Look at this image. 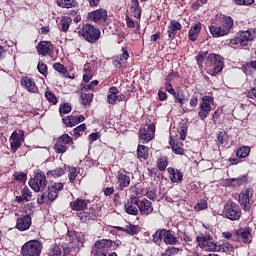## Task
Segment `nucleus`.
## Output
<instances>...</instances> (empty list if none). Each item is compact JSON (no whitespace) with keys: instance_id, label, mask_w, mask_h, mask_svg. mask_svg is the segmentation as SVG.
Returning a JSON list of instances; mask_svg holds the SVG:
<instances>
[{"instance_id":"nucleus-5","label":"nucleus","mask_w":256,"mask_h":256,"mask_svg":"<svg viewBox=\"0 0 256 256\" xmlns=\"http://www.w3.org/2000/svg\"><path fill=\"white\" fill-rule=\"evenodd\" d=\"M215 100L213 99L212 96H204L202 98V101L200 103V111L198 112V117H200V119L202 121H205V119H207V117H209V113H211V105H214Z\"/></svg>"},{"instance_id":"nucleus-35","label":"nucleus","mask_w":256,"mask_h":256,"mask_svg":"<svg viewBox=\"0 0 256 256\" xmlns=\"http://www.w3.org/2000/svg\"><path fill=\"white\" fill-rule=\"evenodd\" d=\"M46 175L47 177H54V179H57V177H63V175H65V169L56 168L54 170L48 171Z\"/></svg>"},{"instance_id":"nucleus-28","label":"nucleus","mask_w":256,"mask_h":256,"mask_svg":"<svg viewBox=\"0 0 256 256\" xmlns=\"http://www.w3.org/2000/svg\"><path fill=\"white\" fill-rule=\"evenodd\" d=\"M139 137L142 143H149L153 139V135L150 134L149 130L146 128H141L139 130Z\"/></svg>"},{"instance_id":"nucleus-52","label":"nucleus","mask_w":256,"mask_h":256,"mask_svg":"<svg viewBox=\"0 0 256 256\" xmlns=\"http://www.w3.org/2000/svg\"><path fill=\"white\" fill-rule=\"evenodd\" d=\"M37 69L41 75H46L47 74V64L43 63V61H40L38 63Z\"/></svg>"},{"instance_id":"nucleus-7","label":"nucleus","mask_w":256,"mask_h":256,"mask_svg":"<svg viewBox=\"0 0 256 256\" xmlns=\"http://www.w3.org/2000/svg\"><path fill=\"white\" fill-rule=\"evenodd\" d=\"M256 39V29H249L247 31H242L239 33V36L234 40L235 44H239L242 47H247L251 41Z\"/></svg>"},{"instance_id":"nucleus-55","label":"nucleus","mask_w":256,"mask_h":256,"mask_svg":"<svg viewBox=\"0 0 256 256\" xmlns=\"http://www.w3.org/2000/svg\"><path fill=\"white\" fill-rule=\"evenodd\" d=\"M22 195L25 201H29V199H31V190H29L28 187L23 188Z\"/></svg>"},{"instance_id":"nucleus-4","label":"nucleus","mask_w":256,"mask_h":256,"mask_svg":"<svg viewBox=\"0 0 256 256\" xmlns=\"http://www.w3.org/2000/svg\"><path fill=\"white\" fill-rule=\"evenodd\" d=\"M224 216L230 221H239L241 219V207L235 202H231L224 207Z\"/></svg>"},{"instance_id":"nucleus-61","label":"nucleus","mask_w":256,"mask_h":256,"mask_svg":"<svg viewBox=\"0 0 256 256\" xmlns=\"http://www.w3.org/2000/svg\"><path fill=\"white\" fill-rule=\"evenodd\" d=\"M126 25L129 29H135V21H133L129 16H126Z\"/></svg>"},{"instance_id":"nucleus-50","label":"nucleus","mask_w":256,"mask_h":256,"mask_svg":"<svg viewBox=\"0 0 256 256\" xmlns=\"http://www.w3.org/2000/svg\"><path fill=\"white\" fill-rule=\"evenodd\" d=\"M59 113L61 115H67V113H71V105L69 103H64L59 108Z\"/></svg>"},{"instance_id":"nucleus-2","label":"nucleus","mask_w":256,"mask_h":256,"mask_svg":"<svg viewBox=\"0 0 256 256\" xmlns=\"http://www.w3.org/2000/svg\"><path fill=\"white\" fill-rule=\"evenodd\" d=\"M79 37H82L88 43H97L101 37V30L95 28L91 24H85L78 32Z\"/></svg>"},{"instance_id":"nucleus-26","label":"nucleus","mask_w":256,"mask_h":256,"mask_svg":"<svg viewBox=\"0 0 256 256\" xmlns=\"http://www.w3.org/2000/svg\"><path fill=\"white\" fill-rule=\"evenodd\" d=\"M236 235L241 237L243 243H250L249 237H251V231L247 228H240L236 231Z\"/></svg>"},{"instance_id":"nucleus-3","label":"nucleus","mask_w":256,"mask_h":256,"mask_svg":"<svg viewBox=\"0 0 256 256\" xmlns=\"http://www.w3.org/2000/svg\"><path fill=\"white\" fill-rule=\"evenodd\" d=\"M43 244L39 240H30L22 246L23 256H40Z\"/></svg>"},{"instance_id":"nucleus-53","label":"nucleus","mask_w":256,"mask_h":256,"mask_svg":"<svg viewBox=\"0 0 256 256\" xmlns=\"http://www.w3.org/2000/svg\"><path fill=\"white\" fill-rule=\"evenodd\" d=\"M55 71H57L58 73H66L67 72V68H65V66L61 63H55L53 65Z\"/></svg>"},{"instance_id":"nucleus-23","label":"nucleus","mask_w":256,"mask_h":256,"mask_svg":"<svg viewBox=\"0 0 256 256\" xmlns=\"http://www.w3.org/2000/svg\"><path fill=\"white\" fill-rule=\"evenodd\" d=\"M78 241V247H83V244L85 243V236L83 234H80L79 236L75 235L73 232H68L66 236V241H69L70 243H75V240Z\"/></svg>"},{"instance_id":"nucleus-15","label":"nucleus","mask_w":256,"mask_h":256,"mask_svg":"<svg viewBox=\"0 0 256 256\" xmlns=\"http://www.w3.org/2000/svg\"><path fill=\"white\" fill-rule=\"evenodd\" d=\"M117 185L121 191H123L125 187H129V185H131V177H129V173L126 171L119 172L117 176Z\"/></svg>"},{"instance_id":"nucleus-16","label":"nucleus","mask_w":256,"mask_h":256,"mask_svg":"<svg viewBox=\"0 0 256 256\" xmlns=\"http://www.w3.org/2000/svg\"><path fill=\"white\" fill-rule=\"evenodd\" d=\"M183 29V26L179 21L177 20H172L170 24L168 25V39L172 40L175 39V36L177 35L178 31H181Z\"/></svg>"},{"instance_id":"nucleus-34","label":"nucleus","mask_w":256,"mask_h":256,"mask_svg":"<svg viewBox=\"0 0 256 256\" xmlns=\"http://www.w3.org/2000/svg\"><path fill=\"white\" fill-rule=\"evenodd\" d=\"M137 155L139 159H147V157H149V148H147V146L138 145Z\"/></svg>"},{"instance_id":"nucleus-27","label":"nucleus","mask_w":256,"mask_h":256,"mask_svg":"<svg viewBox=\"0 0 256 256\" xmlns=\"http://www.w3.org/2000/svg\"><path fill=\"white\" fill-rule=\"evenodd\" d=\"M93 79V70H91V64L87 63L83 69V81L89 83Z\"/></svg>"},{"instance_id":"nucleus-56","label":"nucleus","mask_w":256,"mask_h":256,"mask_svg":"<svg viewBox=\"0 0 256 256\" xmlns=\"http://www.w3.org/2000/svg\"><path fill=\"white\" fill-rule=\"evenodd\" d=\"M107 102L109 105H115L117 103V95L116 94H109L107 96Z\"/></svg>"},{"instance_id":"nucleus-40","label":"nucleus","mask_w":256,"mask_h":256,"mask_svg":"<svg viewBox=\"0 0 256 256\" xmlns=\"http://www.w3.org/2000/svg\"><path fill=\"white\" fill-rule=\"evenodd\" d=\"M62 121L66 127H75V125H78L76 116H67L63 118Z\"/></svg>"},{"instance_id":"nucleus-41","label":"nucleus","mask_w":256,"mask_h":256,"mask_svg":"<svg viewBox=\"0 0 256 256\" xmlns=\"http://www.w3.org/2000/svg\"><path fill=\"white\" fill-rule=\"evenodd\" d=\"M71 17L69 16H64L62 19H61V23H62V31L67 32L69 31V27L71 25Z\"/></svg>"},{"instance_id":"nucleus-22","label":"nucleus","mask_w":256,"mask_h":256,"mask_svg":"<svg viewBox=\"0 0 256 256\" xmlns=\"http://www.w3.org/2000/svg\"><path fill=\"white\" fill-rule=\"evenodd\" d=\"M112 246H113V241H111L110 239H102L95 242L94 249H98L100 251H106L107 253V249H109Z\"/></svg>"},{"instance_id":"nucleus-37","label":"nucleus","mask_w":256,"mask_h":256,"mask_svg":"<svg viewBox=\"0 0 256 256\" xmlns=\"http://www.w3.org/2000/svg\"><path fill=\"white\" fill-rule=\"evenodd\" d=\"M200 247L205 249V251H217V244L208 242L205 238L202 240Z\"/></svg>"},{"instance_id":"nucleus-36","label":"nucleus","mask_w":256,"mask_h":256,"mask_svg":"<svg viewBox=\"0 0 256 256\" xmlns=\"http://www.w3.org/2000/svg\"><path fill=\"white\" fill-rule=\"evenodd\" d=\"M249 153H251V148L244 146L236 151V156L239 157V159H245V157H249Z\"/></svg>"},{"instance_id":"nucleus-32","label":"nucleus","mask_w":256,"mask_h":256,"mask_svg":"<svg viewBox=\"0 0 256 256\" xmlns=\"http://www.w3.org/2000/svg\"><path fill=\"white\" fill-rule=\"evenodd\" d=\"M165 245H177V238L171 233L170 230H166V235L164 236Z\"/></svg>"},{"instance_id":"nucleus-63","label":"nucleus","mask_w":256,"mask_h":256,"mask_svg":"<svg viewBox=\"0 0 256 256\" xmlns=\"http://www.w3.org/2000/svg\"><path fill=\"white\" fill-rule=\"evenodd\" d=\"M14 177L17 181H25V179H27V174H25V173H16Z\"/></svg>"},{"instance_id":"nucleus-44","label":"nucleus","mask_w":256,"mask_h":256,"mask_svg":"<svg viewBox=\"0 0 256 256\" xmlns=\"http://www.w3.org/2000/svg\"><path fill=\"white\" fill-rule=\"evenodd\" d=\"M85 129H87V126L85 124H81L78 127H76L73 130V135L76 139H79V137H81V133H83L85 131Z\"/></svg>"},{"instance_id":"nucleus-60","label":"nucleus","mask_w":256,"mask_h":256,"mask_svg":"<svg viewBox=\"0 0 256 256\" xmlns=\"http://www.w3.org/2000/svg\"><path fill=\"white\" fill-rule=\"evenodd\" d=\"M245 181H246L245 177H240V178L232 179L233 185H243V183H245Z\"/></svg>"},{"instance_id":"nucleus-62","label":"nucleus","mask_w":256,"mask_h":256,"mask_svg":"<svg viewBox=\"0 0 256 256\" xmlns=\"http://www.w3.org/2000/svg\"><path fill=\"white\" fill-rule=\"evenodd\" d=\"M224 253H233V246L229 243H225L222 247Z\"/></svg>"},{"instance_id":"nucleus-14","label":"nucleus","mask_w":256,"mask_h":256,"mask_svg":"<svg viewBox=\"0 0 256 256\" xmlns=\"http://www.w3.org/2000/svg\"><path fill=\"white\" fill-rule=\"evenodd\" d=\"M138 209L141 215H151L153 213V204L147 198L142 200L138 198Z\"/></svg>"},{"instance_id":"nucleus-13","label":"nucleus","mask_w":256,"mask_h":256,"mask_svg":"<svg viewBox=\"0 0 256 256\" xmlns=\"http://www.w3.org/2000/svg\"><path fill=\"white\" fill-rule=\"evenodd\" d=\"M139 203V197L130 196V199L124 206V209L128 215H138L139 209H137Z\"/></svg>"},{"instance_id":"nucleus-49","label":"nucleus","mask_w":256,"mask_h":256,"mask_svg":"<svg viewBox=\"0 0 256 256\" xmlns=\"http://www.w3.org/2000/svg\"><path fill=\"white\" fill-rule=\"evenodd\" d=\"M167 157H162L158 160V169L159 171H165V169H167Z\"/></svg>"},{"instance_id":"nucleus-43","label":"nucleus","mask_w":256,"mask_h":256,"mask_svg":"<svg viewBox=\"0 0 256 256\" xmlns=\"http://www.w3.org/2000/svg\"><path fill=\"white\" fill-rule=\"evenodd\" d=\"M57 141L64 145H69V143H73V138H71V136H69V134H63L62 136H60L57 139Z\"/></svg>"},{"instance_id":"nucleus-6","label":"nucleus","mask_w":256,"mask_h":256,"mask_svg":"<svg viewBox=\"0 0 256 256\" xmlns=\"http://www.w3.org/2000/svg\"><path fill=\"white\" fill-rule=\"evenodd\" d=\"M29 186L36 193H39V191H43L45 187H47V177L45 176V173L43 172L37 173L33 177V179L29 181Z\"/></svg>"},{"instance_id":"nucleus-19","label":"nucleus","mask_w":256,"mask_h":256,"mask_svg":"<svg viewBox=\"0 0 256 256\" xmlns=\"http://www.w3.org/2000/svg\"><path fill=\"white\" fill-rule=\"evenodd\" d=\"M123 53L115 57V66L121 69L124 65L127 64V59H129V52L126 48H122Z\"/></svg>"},{"instance_id":"nucleus-38","label":"nucleus","mask_w":256,"mask_h":256,"mask_svg":"<svg viewBox=\"0 0 256 256\" xmlns=\"http://www.w3.org/2000/svg\"><path fill=\"white\" fill-rule=\"evenodd\" d=\"M189 126H187V123L185 122H181L179 124L178 127V133L180 135V139H182V141H185V139L187 138V129Z\"/></svg>"},{"instance_id":"nucleus-45","label":"nucleus","mask_w":256,"mask_h":256,"mask_svg":"<svg viewBox=\"0 0 256 256\" xmlns=\"http://www.w3.org/2000/svg\"><path fill=\"white\" fill-rule=\"evenodd\" d=\"M54 150L56 153H65L67 151V146L57 140V143L54 144Z\"/></svg>"},{"instance_id":"nucleus-17","label":"nucleus","mask_w":256,"mask_h":256,"mask_svg":"<svg viewBox=\"0 0 256 256\" xmlns=\"http://www.w3.org/2000/svg\"><path fill=\"white\" fill-rule=\"evenodd\" d=\"M31 227V216L28 214L17 219L16 229L19 231H27Z\"/></svg>"},{"instance_id":"nucleus-57","label":"nucleus","mask_w":256,"mask_h":256,"mask_svg":"<svg viewBox=\"0 0 256 256\" xmlns=\"http://www.w3.org/2000/svg\"><path fill=\"white\" fill-rule=\"evenodd\" d=\"M97 85H99V81L94 80L90 84H87L85 86V89H86V91H93V89H95V87H97Z\"/></svg>"},{"instance_id":"nucleus-59","label":"nucleus","mask_w":256,"mask_h":256,"mask_svg":"<svg viewBox=\"0 0 256 256\" xmlns=\"http://www.w3.org/2000/svg\"><path fill=\"white\" fill-rule=\"evenodd\" d=\"M176 103H179L180 105H183V101H185V98L183 97V95H179L176 92H174V94H172Z\"/></svg>"},{"instance_id":"nucleus-20","label":"nucleus","mask_w":256,"mask_h":256,"mask_svg":"<svg viewBox=\"0 0 256 256\" xmlns=\"http://www.w3.org/2000/svg\"><path fill=\"white\" fill-rule=\"evenodd\" d=\"M21 85L26 89V91H29V93H37V86L35 85V81L29 77H24L21 80Z\"/></svg>"},{"instance_id":"nucleus-18","label":"nucleus","mask_w":256,"mask_h":256,"mask_svg":"<svg viewBox=\"0 0 256 256\" xmlns=\"http://www.w3.org/2000/svg\"><path fill=\"white\" fill-rule=\"evenodd\" d=\"M37 51L39 55L46 57V55H50L53 52V44L49 41H41L37 46Z\"/></svg>"},{"instance_id":"nucleus-8","label":"nucleus","mask_w":256,"mask_h":256,"mask_svg":"<svg viewBox=\"0 0 256 256\" xmlns=\"http://www.w3.org/2000/svg\"><path fill=\"white\" fill-rule=\"evenodd\" d=\"M88 19L97 23L98 25H103V27L107 26V10L100 8L98 10L92 11L88 14Z\"/></svg>"},{"instance_id":"nucleus-1","label":"nucleus","mask_w":256,"mask_h":256,"mask_svg":"<svg viewBox=\"0 0 256 256\" xmlns=\"http://www.w3.org/2000/svg\"><path fill=\"white\" fill-rule=\"evenodd\" d=\"M217 19L221 21V26L210 25L209 31L212 37L216 39L219 37H225V35H229L231 33V29H233V18L225 15H217Z\"/></svg>"},{"instance_id":"nucleus-39","label":"nucleus","mask_w":256,"mask_h":256,"mask_svg":"<svg viewBox=\"0 0 256 256\" xmlns=\"http://www.w3.org/2000/svg\"><path fill=\"white\" fill-rule=\"evenodd\" d=\"M119 231H124V233H128V235H137V226L130 224L125 227H118Z\"/></svg>"},{"instance_id":"nucleus-33","label":"nucleus","mask_w":256,"mask_h":256,"mask_svg":"<svg viewBox=\"0 0 256 256\" xmlns=\"http://www.w3.org/2000/svg\"><path fill=\"white\" fill-rule=\"evenodd\" d=\"M49 256H61L63 255V250H61V246L58 244H52L48 250Z\"/></svg>"},{"instance_id":"nucleus-12","label":"nucleus","mask_w":256,"mask_h":256,"mask_svg":"<svg viewBox=\"0 0 256 256\" xmlns=\"http://www.w3.org/2000/svg\"><path fill=\"white\" fill-rule=\"evenodd\" d=\"M25 138V132L23 131H14L10 137L11 139V143H10V147H11V151L13 153H17V149H19V147H21V141H23V139Z\"/></svg>"},{"instance_id":"nucleus-21","label":"nucleus","mask_w":256,"mask_h":256,"mask_svg":"<svg viewBox=\"0 0 256 256\" xmlns=\"http://www.w3.org/2000/svg\"><path fill=\"white\" fill-rule=\"evenodd\" d=\"M199 33H201V22L194 23L188 33V39L190 41H197V37H199Z\"/></svg>"},{"instance_id":"nucleus-29","label":"nucleus","mask_w":256,"mask_h":256,"mask_svg":"<svg viewBox=\"0 0 256 256\" xmlns=\"http://www.w3.org/2000/svg\"><path fill=\"white\" fill-rule=\"evenodd\" d=\"M58 7L63 9H72V7H77V2L75 0H56Z\"/></svg>"},{"instance_id":"nucleus-30","label":"nucleus","mask_w":256,"mask_h":256,"mask_svg":"<svg viewBox=\"0 0 256 256\" xmlns=\"http://www.w3.org/2000/svg\"><path fill=\"white\" fill-rule=\"evenodd\" d=\"M79 217L83 223H87V221H93L95 219V211L90 209L88 212H81Z\"/></svg>"},{"instance_id":"nucleus-9","label":"nucleus","mask_w":256,"mask_h":256,"mask_svg":"<svg viewBox=\"0 0 256 256\" xmlns=\"http://www.w3.org/2000/svg\"><path fill=\"white\" fill-rule=\"evenodd\" d=\"M253 197V190L246 189L239 194V203L244 211L251 209V198Z\"/></svg>"},{"instance_id":"nucleus-11","label":"nucleus","mask_w":256,"mask_h":256,"mask_svg":"<svg viewBox=\"0 0 256 256\" xmlns=\"http://www.w3.org/2000/svg\"><path fill=\"white\" fill-rule=\"evenodd\" d=\"M63 183L50 182L48 185V199L49 201H55L59 197V192L63 191Z\"/></svg>"},{"instance_id":"nucleus-25","label":"nucleus","mask_w":256,"mask_h":256,"mask_svg":"<svg viewBox=\"0 0 256 256\" xmlns=\"http://www.w3.org/2000/svg\"><path fill=\"white\" fill-rule=\"evenodd\" d=\"M167 234V229H159L153 234V243L160 245L165 241V235Z\"/></svg>"},{"instance_id":"nucleus-10","label":"nucleus","mask_w":256,"mask_h":256,"mask_svg":"<svg viewBox=\"0 0 256 256\" xmlns=\"http://www.w3.org/2000/svg\"><path fill=\"white\" fill-rule=\"evenodd\" d=\"M207 61L209 63H213L214 68L212 71V75L215 76L217 75V73H221V71H223V57H221V55H217V54H210L207 57Z\"/></svg>"},{"instance_id":"nucleus-46","label":"nucleus","mask_w":256,"mask_h":256,"mask_svg":"<svg viewBox=\"0 0 256 256\" xmlns=\"http://www.w3.org/2000/svg\"><path fill=\"white\" fill-rule=\"evenodd\" d=\"M170 180L172 183H181V181H183V172L176 171L173 176H170Z\"/></svg>"},{"instance_id":"nucleus-58","label":"nucleus","mask_w":256,"mask_h":256,"mask_svg":"<svg viewBox=\"0 0 256 256\" xmlns=\"http://www.w3.org/2000/svg\"><path fill=\"white\" fill-rule=\"evenodd\" d=\"M146 197L150 199V201H155L157 199V192L150 190L146 193Z\"/></svg>"},{"instance_id":"nucleus-31","label":"nucleus","mask_w":256,"mask_h":256,"mask_svg":"<svg viewBox=\"0 0 256 256\" xmlns=\"http://www.w3.org/2000/svg\"><path fill=\"white\" fill-rule=\"evenodd\" d=\"M169 144L175 155H185V150L180 147L179 144L175 143V141L173 140V136L170 137Z\"/></svg>"},{"instance_id":"nucleus-24","label":"nucleus","mask_w":256,"mask_h":256,"mask_svg":"<svg viewBox=\"0 0 256 256\" xmlns=\"http://www.w3.org/2000/svg\"><path fill=\"white\" fill-rule=\"evenodd\" d=\"M70 207L73 211H83V209H87V200L78 198L70 203Z\"/></svg>"},{"instance_id":"nucleus-47","label":"nucleus","mask_w":256,"mask_h":256,"mask_svg":"<svg viewBox=\"0 0 256 256\" xmlns=\"http://www.w3.org/2000/svg\"><path fill=\"white\" fill-rule=\"evenodd\" d=\"M77 175H78L77 168L75 167L69 168L68 177H69L70 183H75V179H77Z\"/></svg>"},{"instance_id":"nucleus-48","label":"nucleus","mask_w":256,"mask_h":256,"mask_svg":"<svg viewBox=\"0 0 256 256\" xmlns=\"http://www.w3.org/2000/svg\"><path fill=\"white\" fill-rule=\"evenodd\" d=\"M45 97L47 99V101H49V103H53V105H57V96H55V94H53V92L51 91H47L45 94Z\"/></svg>"},{"instance_id":"nucleus-54","label":"nucleus","mask_w":256,"mask_h":256,"mask_svg":"<svg viewBox=\"0 0 256 256\" xmlns=\"http://www.w3.org/2000/svg\"><path fill=\"white\" fill-rule=\"evenodd\" d=\"M92 256H107V250H99L97 248H93Z\"/></svg>"},{"instance_id":"nucleus-51","label":"nucleus","mask_w":256,"mask_h":256,"mask_svg":"<svg viewBox=\"0 0 256 256\" xmlns=\"http://www.w3.org/2000/svg\"><path fill=\"white\" fill-rule=\"evenodd\" d=\"M195 211H203V209H207V200H201L198 202L195 207Z\"/></svg>"},{"instance_id":"nucleus-42","label":"nucleus","mask_w":256,"mask_h":256,"mask_svg":"<svg viewBox=\"0 0 256 256\" xmlns=\"http://www.w3.org/2000/svg\"><path fill=\"white\" fill-rule=\"evenodd\" d=\"M80 97L82 105H91L93 101V94L82 93Z\"/></svg>"},{"instance_id":"nucleus-64","label":"nucleus","mask_w":256,"mask_h":256,"mask_svg":"<svg viewBox=\"0 0 256 256\" xmlns=\"http://www.w3.org/2000/svg\"><path fill=\"white\" fill-rule=\"evenodd\" d=\"M165 91L170 93V95H175V89H173V86L171 85V83H166Z\"/></svg>"}]
</instances>
